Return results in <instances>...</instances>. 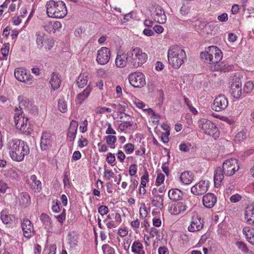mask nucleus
I'll use <instances>...</instances> for the list:
<instances>
[{
  "instance_id": "f257e3e1",
  "label": "nucleus",
  "mask_w": 254,
  "mask_h": 254,
  "mask_svg": "<svg viewBox=\"0 0 254 254\" xmlns=\"http://www.w3.org/2000/svg\"><path fill=\"white\" fill-rule=\"evenodd\" d=\"M6 147L12 160L21 162L29 153V147L23 140L16 138L7 137Z\"/></svg>"
},
{
  "instance_id": "f03ea898",
  "label": "nucleus",
  "mask_w": 254,
  "mask_h": 254,
  "mask_svg": "<svg viewBox=\"0 0 254 254\" xmlns=\"http://www.w3.org/2000/svg\"><path fill=\"white\" fill-rule=\"evenodd\" d=\"M239 169V165L236 159H230L223 164L222 168H217L214 175V183L216 187H218L224 179V175L231 176Z\"/></svg>"
},
{
  "instance_id": "7ed1b4c3",
  "label": "nucleus",
  "mask_w": 254,
  "mask_h": 254,
  "mask_svg": "<svg viewBox=\"0 0 254 254\" xmlns=\"http://www.w3.org/2000/svg\"><path fill=\"white\" fill-rule=\"evenodd\" d=\"M187 59L186 52L178 46H172L168 50V60L169 64L175 69H178Z\"/></svg>"
},
{
  "instance_id": "20e7f679",
  "label": "nucleus",
  "mask_w": 254,
  "mask_h": 254,
  "mask_svg": "<svg viewBox=\"0 0 254 254\" xmlns=\"http://www.w3.org/2000/svg\"><path fill=\"white\" fill-rule=\"evenodd\" d=\"M46 8L48 17L53 18H64L67 13L66 5L62 0H50L46 2Z\"/></svg>"
},
{
  "instance_id": "39448f33",
  "label": "nucleus",
  "mask_w": 254,
  "mask_h": 254,
  "mask_svg": "<svg viewBox=\"0 0 254 254\" xmlns=\"http://www.w3.org/2000/svg\"><path fill=\"white\" fill-rule=\"evenodd\" d=\"M35 41L37 48L42 51H50L55 45L54 39L40 30L35 33Z\"/></svg>"
},
{
  "instance_id": "423d86ee",
  "label": "nucleus",
  "mask_w": 254,
  "mask_h": 254,
  "mask_svg": "<svg viewBox=\"0 0 254 254\" xmlns=\"http://www.w3.org/2000/svg\"><path fill=\"white\" fill-rule=\"evenodd\" d=\"M128 56L131 65L135 68L141 66L147 62L148 59L147 54L143 52L142 50L139 48L131 49L128 51Z\"/></svg>"
},
{
  "instance_id": "0eeeda50",
  "label": "nucleus",
  "mask_w": 254,
  "mask_h": 254,
  "mask_svg": "<svg viewBox=\"0 0 254 254\" xmlns=\"http://www.w3.org/2000/svg\"><path fill=\"white\" fill-rule=\"evenodd\" d=\"M198 126L206 134L211 136L214 139L219 137L220 133L218 127L210 121L201 119L198 121Z\"/></svg>"
},
{
  "instance_id": "6e6552de",
  "label": "nucleus",
  "mask_w": 254,
  "mask_h": 254,
  "mask_svg": "<svg viewBox=\"0 0 254 254\" xmlns=\"http://www.w3.org/2000/svg\"><path fill=\"white\" fill-rule=\"evenodd\" d=\"M17 112L15 113L14 119L16 127L21 131L30 134L31 132V128L29 123L28 119L25 117L22 114L21 110L17 108Z\"/></svg>"
},
{
  "instance_id": "1a4fd4ad",
  "label": "nucleus",
  "mask_w": 254,
  "mask_h": 254,
  "mask_svg": "<svg viewBox=\"0 0 254 254\" xmlns=\"http://www.w3.org/2000/svg\"><path fill=\"white\" fill-rule=\"evenodd\" d=\"M128 80L132 86L136 88H141L146 84L145 75L140 72L136 71L129 74Z\"/></svg>"
},
{
  "instance_id": "9d476101",
  "label": "nucleus",
  "mask_w": 254,
  "mask_h": 254,
  "mask_svg": "<svg viewBox=\"0 0 254 254\" xmlns=\"http://www.w3.org/2000/svg\"><path fill=\"white\" fill-rule=\"evenodd\" d=\"M151 15L156 22L163 24L167 20L164 9L159 5H155L151 11Z\"/></svg>"
},
{
  "instance_id": "9b49d317",
  "label": "nucleus",
  "mask_w": 254,
  "mask_h": 254,
  "mask_svg": "<svg viewBox=\"0 0 254 254\" xmlns=\"http://www.w3.org/2000/svg\"><path fill=\"white\" fill-rule=\"evenodd\" d=\"M15 78L19 81L31 85L33 82V76L25 69L22 68L15 69L14 71Z\"/></svg>"
},
{
  "instance_id": "f8f14e48",
  "label": "nucleus",
  "mask_w": 254,
  "mask_h": 254,
  "mask_svg": "<svg viewBox=\"0 0 254 254\" xmlns=\"http://www.w3.org/2000/svg\"><path fill=\"white\" fill-rule=\"evenodd\" d=\"M228 105V99L224 95H219L215 98L211 107L212 110L220 112L225 110Z\"/></svg>"
},
{
  "instance_id": "ddd939ff",
  "label": "nucleus",
  "mask_w": 254,
  "mask_h": 254,
  "mask_svg": "<svg viewBox=\"0 0 254 254\" xmlns=\"http://www.w3.org/2000/svg\"><path fill=\"white\" fill-rule=\"evenodd\" d=\"M209 183L207 181H200L193 186L190 189L191 192L195 195H199L205 193L208 190Z\"/></svg>"
},
{
  "instance_id": "4468645a",
  "label": "nucleus",
  "mask_w": 254,
  "mask_h": 254,
  "mask_svg": "<svg viewBox=\"0 0 254 254\" xmlns=\"http://www.w3.org/2000/svg\"><path fill=\"white\" fill-rule=\"evenodd\" d=\"M111 53L110 50L107 47H102L97 51L96 61L101 65L107 64L110 59Z\"/></svg>"
},
{
  "instance_id": "2eb2a0df",
  "label": "nucleus",
  "mask_w": 254,
  "mask_h": 254,
  "mask_svg": "<svg viewBox=\"0 0 254 254\" xmlns=\"http://www.w3.org/2000/svg\"><path fill=\"white\" fill-rule=\"evenodd\" d=\"M40 219L43 223L47 232L49 233H58L60 232L59 229L54 227L51 218L47 214L43 213L41 215Z\"/></svg>"
},
{
  "instance_id": "dca6fc26",
  "label": "nucleus",
  "mask_w": 254,
  "mask_h": 254,
  "mask_svg": "<svg viewBox=\"0 0 254 254\" xmlns=\"http://www.w3.org/2000/svg\"><path fill=\"white\" fill-rule=\"evenodd\" d=\"M231 93L235 98H239L242 94V82L239 77H236L232 80L231 84Z\"/></svg>"
},
{
  "instance_id": "f3484780",
  "label": "nucleus",
  "mask_w": 254,
  "mask_h": 254,
  "mask_svg": "<svg viewBox=\"0 0 254 254\" xmlns=\"http://www.w3.org/2000/svg\"><path fill=\"white\" fill-rule=\"evenodd\" d=\"M21 226L25 237L29 238L33 235L34 227L28 218H25L21 221Z\"/></svg>"
},
{
  "instance_id": "a211bd4d",
  "label": "nucleus",
  "mask_w": 254,
  "mask_h": 254,
  "mask_svg": "<svg viewBox=\"0 0 254 254\" xmlns=\"http://www.w3.org/2000/svg\"><path fill=\"white\" fill-rule=\"evenodd\" d=\"M203 227V222L200 217L198 215L193 216L190 225L188 227V230L190 232H195L200 231Z\"/></svg>"
},
{
  "instance_id": "6ab92c4d",
  "label": "nucleus",
  "mask_w": 254,
  "mask_h": 254,
  "mask_svg": "<svg viewBox=\"0 0 254 254\" xmlns=\"http://www.w3.org/2000/svg\"><path fill=\"white\" fill-rule=\"evenodd\" d=\"M210 53L211 64H217L222 58V53L216 46H210L208 48Z\"/></svg>"
},
{
  "instance_id": "aec40b11",
  "label": "nucleus",
  "mask_w": 254,
  "mask_h": 254,
  "mask_svg": "<svg viewBox=\"0 0 254 254\" xmlns=\"http://www.w3.org/2000/svg\"><path fill=\"white\" fill-rule=\"evenodd\" d=\"M53 137L49 132L44 131L42 133L40 140V147L42 150H47L52 146Z\"/></svg>"
},
{
  "instance_id": "412c9836",
  "label": "nucleus",
  "mask_w": 254,
  "mask_h": 254,
  "mask_svg": "<svg viewBox=\"0 0 254 254\" xmlns=\"http://www.w3.org/2000/svg\"><path fill=\"white\" fill-rule=\"evenodd\" d=\"M43 27L47 32L52 34L59 31L62 28V24L58 21H50L46 22Z\"/></svg>"
},
{
  "instance_id": "4be33fe9",
  "label": "nucleus",
  "mask_w": 254,
  "mask_h": 254,
  "mask_svg": "<svg viewBox=\"0 0 254 254\" xmlns=\"http://www.w3.org/2000/svg\"><path fill=\"white\" fill-rule=\"evenodd\" d=\"M128 62L130 63V58L128 56V51L127 53H118L115 60L116 65L120 68L125 67Z\"/></svg>"
},
{
  "instance_id": "5701e85b",
  "label": "nucleus",
  "mask_w": 254,
  "mask_h": 254,
  "mask_svg": "<svg viewBox=\"0 0 254 254\" xmlns=\"http://www.w3.org/2000/svg\"><path fill=\"white\" fill-rule=\"evenodd\" d=\"M92 90V87L89 83L83 91L77 95L75 100L76 104L81 105L89 96Z\"/></svg>"
},
{
  "instance_id": "b1692460",
  "label": "nucleus",
  "mask_w": 254,
  "mask_h": 254,
  "mask_svg": "<svg viewBox=\"0 0 254 254\" xmlns=\"http://www.w3.org/2000/svg\"><path fill=\"white\" fill-rule=\"evenodd\" d=\"M78 123L76 121L72 120L70 123L67 132V140L73 142L75 139L77 131Z\"/></svg>"
},
{
  "instance_id": "393cba45",
  "label": "nucleus",
  "mask_w": 254,
  "mask_h": 254,
  "mask_svg": "<svg viewBox=\"0 0 254 254\" xmlns=\"http://www.w3.org/2000/svg\"><path fill=\"white\" fill-rule=\"evenodd\" d=\"M194 174L190 171H186L181 173L179 180L181 185L188 186L190 185L194 180Z\"/></svg>"
},
{
  "instance_id": "a878e982",
  "label": "nucleus",
  "mask_w": 254,
  "mask_h": 254,
  "mask_svg": "<svg viewBox=\"0 0 254 254\" xmlns=\"http://www.w3.org/2000/svg\"><path fill=\"white\" fill-rule=\"evenodd\" d=\"M216 197L212 193H208L205 194L202 199L203 205L207 208H212L216 202Z\"/></svg>"
},
{
  "instance_id": "bb28decb",
  "label": "nucleus",
  "mask_w": 254,
  "mask_h": 254,
  "mask_svg": "<svg viewBox=\"0 0 254 254\" xmlns=\"http://www.w3.org/2000/svg\"><path fill=\"white\" fill-rule=\"evenodd\" d=\"M186 209V206L183 202H178L173 204L170 208V212L173 215H178Z\"/></svg>"
},
{
  "instance_id": "cd10ccee",
  "label": "nucleus",
  "mask_w": 254,
  "mask_h": 254,
  "mask_svg": "<svg viewBox=\"0 0 254 254\" xmlns=\"http://www.w3.org/2000/svg\"><path fill=\"white\" fill-rule=\"evenodd\" d=\"M245 219L249 224H254V205L247 206L245 213Z\"/></svg>"
},
{
  "instance_id": "c85d7f7f",
  "label": "nucleus",
  "mask_w": 254,
  "mask_h": 254,
  "mask_svg": "<svg viewBox=\"0 0 254 254\" xmlns=\"http://www.w3.org/2000/svg\"><path fill=\"white\" fill-rule=\"evenodd\" d=\"M29 184L31 188L35 192H39L42 189V184L40 180H37L35 175H32L30 177Z\"/></svg>"
},
{
  "instance_id": "c756f323",
  "label": "nucleus",
  "mask_w": 254,
  "mask_h": 254,
  "mask_svg": "<svg viewBox=\"0 0 254 254\" xmlns=\"http://www.w3.org/2000/svg\"><path fill=\"white\" fill-rule=\"evenodd\" d=\"M0 219L4 224L10 225L14 221L15 217L7 211L2 210L0 213Z\"/></svg>"
},
{
  "instance_id": "7c9ffc66",
  "label": "nucleus",
  "mask_w": 254,
  "mask_h": 254,
  "mask_svg": "<svg viewBox=\"0 0 254 254\" xmlns=\"http://www.w3.org/2000/svg\"><path fill=\"white\" fill-rule=\"evenodd\" d=\"M247 240L251 244L254 245V228L246 227L243 230Z\"/></svg>"
},
{
  "instance_id": "2f4dec72",
  "label": "nucleus",
  "mask_w": 254,
  "mask_h": 254,
  "mask_svg": "<svg viewBox=\"0 0 254 254\" xmlns=\"http://www.w3.org/2000/svg\"><path fill=\"white\" fill-rule=\"evenodd\" d=\"M168 194L170 199L173 201H177L182 198L183 193L179 189H173L169 190Z\"/></svg>"
},
{
  "instance_id": "473e14b6",
  "label": "nucleus",
  "mask_w": 254,
  "mask_h": 254,
  "mask_svg": "<svg viewBox=\"0 0 254 254\" xmlns=\"http://www.w3.org/2000/svg\"><path fill=\"white\" fill-rule=\"evenodd\" d=\"M131 249L133 254H145L142 244L138 241H135L132 243Z\"/></svg>"
},
{
  "instance_id": "72a5a7b5",
  "label": "nucleus",
  "mask_w": 254,
  "mask_h": 254,
  "mask_svg": "<svg viewBox=\"0 0 254 254\" xmlns=\"http://www.w3.org/2000/svg\"><path fill=\"white\" fill-rule=\"evenodd\" d=\"M19 108L21 110L23 108L29 109L32 105L31 102L26 98L22 96L18 97Z\"/></svg>"
},
{
  "instance_id": "f704fd0d",
  "label": "nucleus",
  "mask_w": 254,
  "mask_h": 254,
  "mask_svg": "<svg viewBox=\"0 0 254 254\" xmlns=\"http://www.w3.org/2000/svg\"><path fill=\"white\" fill-rule=\"evenodd\" d=\"M50 82L52 87L53 88V89L55 90L57 89L60 87L61 84V80L57 73H53Z\"/></svg>"
},
{
  "instance_id": "c9c22d12",
  "label": "nucleus",
  "mask_w": 254,
  "mask_h": 254,
  "mask_svg": "<svg viewBox=\"0 0 254 254\" xmlns=\"http://www.w3.org/2000/svg\"><path fill=\"white\" fill-rule=\"evenodd\" d=\"M88 81V76L86 73L80 74L77 79V85L79 88H83L87 84Z\"/></svg>"
},
{
  "instance_id": "e433bc0d",
  "label": "nucleus",
  "mask_w": 254,
  "mask_h": 254,
  "mask_svg": "<svg viewBox=\"0 0 254 254\" xmlns=\"http://www.w3.org/2000/svg\"><path fill=\"white\" fill-rule=\"evenodd\" d=\"M67 244L72 249L75 248L77 245V236L74 233H70L68 235Z\"/></svg>"
},
{
  "instance_id": "4c0bfd02",
  "label": "nucleus",
  "mask_w": 254,
  "mask_h": 254,
  "mask_svg": "<svg viewBox=\"0 0 254 254\" xmlns=\"http://www.w3.org/2000/svg\"><path fill=\"white\" fill-rule=\"evenodd\" d=\"M30 202V198L29 195L27 192H22L19 198L20 204L23 206H26Z\"/></svg>"
},
{
  "instance_id": "58836bf2",
  "label": "nucleus",
  "mask_w": 254,
  "mask_h": 254,
  "mask_svg": "<svg viewBox=\"0 0 254 254\" xmlns=\"http://www.w3.org/2000/svg\"><path fill=\"white\" fill-rule=\"evenodd\" d=\"M0 52L2 57H0L1 60H6L9 52V46L8 44H4L1 48Z\"/></svg>"
},
{
  "instance_id": "ea45409f",
  "label": "nucleus",
  "mask_w": 254,
  "mask_h": 254,
  "mask_svg": "<svg viewBox=\"0 0 254 254\" xmlns=\"http://www.w3.org/2000/svg\"><path fill=\"white\" fill-rule=\"evenodd\" d=\"M152 204L153 206L161 209L163 205L162 196L159 195L155 196L152 200Z\"/></svg>"
},
{
  "instance_id": "a19ab883",
  "label": "nucleus",
  "mask_w": 254,
  "mask_h": 254,
  "mask_svg": "<svg viewBox=\"0 0 254 254\" xmlns=\"http://www.w3.org/2000/svg\"><path fill=\"white\" fill-rule=\"evenodd\" d=\"M247 138V132L245 130H243L235 135V141L236 142H241L245 140Z\"/></svg>"
},
{
  "instance_id": "79ce46f5",
  "label": "nucleus",
  "mask_w": 254,
  "mask_h": 254,
  "mask_svg": "<svg viewBox=\"0 0 254 254\" xmlns=\"http://www.w3.org/2000/svg\"><path fill=\"white\" fill-rule=\"evenodd\" d=\"M58 108L61 112L65 113L67 111V105L66 102L63 99H59Z\"/></svg>"
},
{
  "instance_id": "37998d69",
  "label": "nucleus",
  "mask_w": 254,
  "mask_h": 254,
  "mask_svg": "<svg viewBox=\"0 0 254 254\" xmlns=\"http://www.w3.org/2000/svg\"><path fill=\"white\" fill-rule=\"evenodd\" d=\"M102 249L104 254H115L114 248L109 245L105 244L103 245Z\"/></svg>"
},
{
  "instance_id": "c03bdc74",
  "label": "nucleus",
  "mask_w": 254,
  "mask_h": 254,
  "mask_svg": "<svg viewBox=\"0 0 254 254\" xmlns=\"http://www.w3.org/2000/svg\"><path fill=\"white\" fill-rule=\"evenodd\" d=\"M254 88V84L251 81H248L244 85V92L247 93H250Z\"/></svg>"
},
{
  "instance_id": "a18cd8bd",
  "label": "nucleus",
  "mask_w": 254,
  "mask_h": 254,
  "mask_svg": "<svg viewBox=\"0 0 254 254\" xmlns=\"http://www.w3.org/2000/svg\"><path fill=\"white\" fill-rule=\"evenodd\" d=\"M106 143L111 146L114 145L117 141L116 136L113 135H109L105 137Z\"/></svg>"
},
{
  "instance_id": "49530a36",
  "label": "nucleus",
  "mask_w": 254,
  "mask_h": 254,
  "mask_svg": "<svg viewBox=\"0 0 254 254\" xmlns=\"http://www.w3.org/2000/svg\"><path fill=\"white\" fill-rule=\"evenodd\" d=\"M184 100L185 103L186 104L188 108H189L190 111L193 113L194 115H196L197 113V111L196 109L193 107L190 104V102L189 99L186 97H184Z\"/></svg>"
},
{
  "instance_id": "de8ad7c7",
  "label": "nucleus",
  "mask_w": 254,
  "mask_h": 254,
  "mask_svg": "<svg viewBox=\"0 0 254 254\" xmlns=\"http://www.w3.org/2000/svg\"><path fill=\"white\" fill-rule=\"evenodd\" d=\"M236 245L237 248L241 251L242 252L244 253H247L248 252V249L246 246V245L242 242H237L236 243Z\"/></svg>"
},
{
  "instance_id": "09e8293b",
  "label": "nucleus",
  "mask_w": 254,
  "mask_h": 254,
  "mask_svg": "<svg viewBox=\"0 0 254 254\" xmlns=\"http://www.w3.org/2000/svg\"><path fill=\"white\" fill-rule=\"evenodd\" d=\"M133 103L137 108L139 109H142L143 111L146 108V107H147V106L145 104L140 101L138 99L135 98L133 100Z\"/></svg>"
},
{
  "instance_id": "8fccbe9b",
  "label": "nucleus",
  "mask_w": 254,
  "mask_h": 254,
  "mask_svg": "<svg viewBox=\"0 0 254 254\" xmlns=\"http://www.w3.org/2000/svg\"><path fill=\"white\" fill-rule=\"evenodd\" d=\"M115 174L111 170L105 169L104 173V177L106 180H110L114 178Z\"/></svg>"
},
{
  "instance_id": "3c124183",
  "label": "nucleus",
  "mask_w": 254,
  "mask_h": 254,
  "mask_svg": "<svg viewBox=\"0 0 254 254\" xmlns=\"http://www.w3.org/2000/svg\"><path fill=\"white\" fill-rule=\"evenodd\" d=\"M112 111L111 108L105 107H99L95 110L97 114H104L105 112L111 113Z\"/></svg>"
},
{
  "instance_id": "603ef678",
  "label": "nucleus",
  "mask_w": 254,
  "mask_h": 254,
  "mask_svg": "<svg viewBox=\"0 0 254 254\" xmlns=\"http://www.w3.org/2000/svg\"><path fill=\"white\" fill-rule=\"evenodd\" d=\"M200 57L202 60H204L206 62H209L211 64V60L210 53L209 52V49H207V50L206 52H202L200 54Z\"/></svg>"
},
{
  "instance_id": "864d4df0",
  "label": "nucleus",
  "mask_w": 254,
  "mask_h": 254,
  "mask_svg": "<svg viewBox=\"0 0 254 254\" xmlns=\"http://www.w3.org/2000/svg\"><path fill=\"white\" fill-rule=\"evenodd\" d=\"M88 142L86 138L83 137L82 136L79 139L77 144L78 146L80 148H83L88 145Z\"/></svg>"
},
{
  "instance_id": "5fc2aeb1",
  "label": "nucleus",
  "mask_w": 254,
  "mask_h": 254,
  "mask_svg": "<svg viewBox=\"0 0 254 254\" xmlns=\"http://www.w3.org/2000/svg\"><path fill=\"white\" fill-rule=\"evenodd\" d=\"M131 126V124L130 121L124 122L121 123L119 126V128L122 131H124L128 127Z\"/></svg>"
},
{
  "instance_id": "6e6d98bb",
  "label": "nucleus",
  "mask_w": 254,
  "mask_h": 254,
  "mask_svg": "<svg viewBox=\"0 0 254 254\" xmlns=\"http://www.w3.org/2000/svg\"><path fill=\"white\" fill-rule=\"evenodd\" d=\"M139 214L142 218H145L147 215V208L144 204H143L139 209Z\"/></svg>"
},
{
  "instance_id": "4d7b16f0",
  "label": "nucleus",
  "mask_w": 254,
  "mask_h": 254,
  "mask_svg": "<svg viewBox=\"0 0 254 254\" xmlns=\"http://www.w3.org/2000/svg\"><path fill=\"white\" fill-rule=\"evenodd\" d=\"M109 212L108 207L105 205H101L98 208V212L102 216L107 214Z\"/></svg>"
},
{
  "instance_id": "13d9d810",
  "label": "nucleus",
  "mask_w": 254,
  "mask_h": 254,
  "mask_svg": "<svg viewBox=\"0 0 254 254\" xmlns=\"http://www.w3.org/2000/svg\"><path fill=\"white\" fill-rule=\"evenodd\" d=\"M60 202L56 200V201H54L53 202V205H52V210L55 212H59L60 210Z\"/></svg>"
},
{
  "instance_id": "bf43d9fd",
  "label": "nucleus",
  "mask_w": 254,
  "mask_h": 254,
  "mask_svg": "<svg viewBox=\"0 0 254 254\" xmlns=\"http://www.w3.org/2000/svg\"><path fill=\"white\" fill-rule=\"evenodd\" d=\"M164 180H165L164 175L161 173L158 174L157 176V178H156V183H155L156 185L157 186H160L162 183H163Z\"/></svg>"
},
{
  "instance_id": "052dcab7",
  "label": "nucleus",
  "mask_w": 254,
  "mask_h": 254,
  "mask_svg": "<svg viewBox=\"0 0 254 254\" xmlns=\"http://www.w3.org/2000/svg\"><path fill=\"white\" fill-rule=\"evenodd\" d=\"M190 144L181 143L179 145V149L182 151L188 152L190 149Z\"/></svg>"
},
{
  "instance_id": "680f3d73",
  "label": "nucleus",
  "mask_w": 254,
  "mask_h": 254,
  "mask_svg": "<svg viewBox=\"0 0 254 254\" xmlns=\"http://www.w3.org/2000/svg\"><path fill=\"white\" fill-rule=\"evenodd\" d=\"M56 218L58 219V221L61 223V225H62L63 222L65 219V210L64 209L62 213L60 215L56 216Z\"/></svg>"
},
{
  "instance_id": "e2e57ef3",
  "label": "nucleus",
  "mask_w": 254,
  "mask_h": 254,
  "mask_svg": "<svg viewBox=\"0 0 254 254\" xmlns=\"http://www.w3.org/2000/svg\"><path fill=\"white\" fill-rule=\"evenodd\" d=\"M137 166L136 164H132L129 166V174L131 176H134L137 172Z\"/></svg>"
},
{
  "instance_id": "0e129e2a",
  "label": "nucleus",
  "mask_w": 254,
  "mask_h": 254,
  "mask_svg": "<svg viewBox=\"0 0 254 254\" xmlns=\"http://www.w3.org/2000/svg\"><path fill=\"white\" fill-rule=\"evenodd\" d=\"M242 199V196L240 194L236 193L232 195L230 198L231 202L236 203Z\"/></svg>"
},
{
  "instance_id": "69168bd1",
  "label": "nucleus",
  "mask_w": 254,
  "mask_h": 254,
  "mask_svg": "<svg viewBox=\"0 0 254 254\" xmlns=\"http://www.w3.org/2000/svg\"><path fill=\"white\" fill-rule=\"evenodd\" d=\"M148 178V173L146 172L141 177L140 187H145Z\"/></svg>"
},
{
  "instance_id": "338daca9",
  "label": "nucleus",
  "mask_w": 254,
  "mask_h": 254,
  "mask_svg": "<svg viewBox=\"0 0 254 254\" xmlns=\"http://www.w3.org/2000/svg\"><path fill=\"white\" fill-rule=\"evenodd\" d=\"M107 128L106 130V133L107 134H115L116 132L112 127L111 124L109 123H107Z\"/></svg>"
},
{
  "instance_id": "774afa93",
  "label": "nucleus",
  "mask_w": 254,
  "mask_h": 254,
  "mask_svg": "<svg viewBox=\"0 0 254 254\" xmlns=\"http://www.w3.org/2000/svg\"><path fill=\"white\" fill-rule=\"evenodd\" d=\"M116 160L114 154L110 152L107 154L106 161L109 164H112Z\"/></svg>"
}]
</instances>
